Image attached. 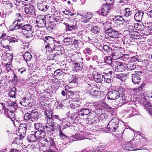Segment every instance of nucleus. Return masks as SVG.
<instances>
[{"instance_id": "obj_1", "label": "nucleus", "mask_w": 152, "mask_h": 152, "mask_svg": "<svg viewBox=\"0 0 152 152\" xmlns=\"http://www.w3.org/2000/svg\"><path fill=\"white\" fill-rule=\"evenodd\" d=\"M137 139L131 140L122 145V147L126 150L129 151H134L139 150L137 148L139 146L140 143L139 141L137 140Z\"/></svg>"}, {"instance_id": "obj_2", "label": "nucleus", "mask_w": 152, "mask_h": 152, "mask_svg": "<svg viewBox=\"0 0 152 152\" xmlns=\"http://www.w3.org/2000/svg\"><path fill=\"white\" fill-rule=\"evenodd\" d=\"M119 122L118 118H114L109 122L107 127L110 132H115L118 128Z\"/></svg>"}, {"instance_id": "obj_3", "label": "nucleus", "mask_w": 152, "mask_h": 152, "mask_svg": "<svg viewBox=\"0 0 152 152\" xmlns=\"http://www.w3.org/2000/svg\"><path fill=\"white\" fill-rule=\"evenodd\" d=\"M44 40L45 42L50 45L51 50L54 51L55 50V43H57L56 42H57L55 41L53 37L50 36H46L45 37Z\"/></svg>"}, {"instance_id": "obj_4", "label": "nucleus", "mask_w": 152, "mask_h": 152, "mask_svg": "<svg viewBox=\"0 0 152 152\" xmlns=\"http://www.w3.org/2000/svg\"><path fill=\"white\" fill-rule=\"evenodd\" d=\"M45 17L44 15H39L36 17V22L37 27L42 28L45 26L46 24Z\"/></svg>"}, {"instance_id": "obj_5", "label": "nucleus", "mask_w": 152, "mask_h": 152, "mask_svg": "<svg viewBox=\"0 0 152 152\" xmlns=\"http://www.w3.org/2000/svg\"><path fill=\"white\" fill-rule=\"evenodd\" d=\"M124 63L119 61H116L113 66V69L116 72H121L124 69Z\"/></svg>"}, {"instance_id": "obj_6", "label": "nucleus", "mask_w": 152, "mask_h": 152, "mask_svg": "<svg viewBox=\"0 0 152 152\" xmlns=\"http://www.w3.org/2000/svg\"><path fill=\"white\" fill-rule=\"evenodd\" d=\"M105 30L106 34L110 37L113 38H116L118 37V32L113 29L112 28L110 27Z\"/></svg>"}, {"instance_id": "obj_7", "label": "nucleus", "mask_w": 152, "mask_h": 152, "mask_svg": "<svg viewBox=\"0 0 152 152\" xmlns=\"http://www.w3.org/2000/svg\"><path fill=\"white\" fill-rule=\"evenodd\" d=\"M110 7L105 5H103L102 8L98 11L99 15L103 16H106L110 12Z\"/></svg>"}, {"instance_id": "obj_8", "label": "nucleus", "mask_w": 152, "mask_h": 152, "mask_svg": "<svg viewBox=\"0 0 152 152\" xmlns=\"http://www.w3.org/2000/svg\"><path fill=\"white\" fill-rule=\"evenodd\" d=\"M120 97L118 92L116 91H110L108 93L107 98L108 99L110 100H115Z\"/></svg>"}, {"instance_id": "obj_9", "label": "nucleus", "mask_w": 152, "mask_h": 152, "mask_svg": "<svg viewBox=\"0 0 152 152\" xmlns=\"http://www.w3.org/2000/svg\"><path fill=\"white\" fill-rule=\"evenodd\" d=\"M93 77L94 79L96 82L97 83H100L102 81L104 75L95 71L93 73Z\"/></svg>"}, {"instance_id": "obj_10", "label": "nucleus", "mask_w": 152, "mask_h": 152, "mask_svg": "<svg viewBox=\"0 0 152 152\" xmlns=\"http://www.w3.org/2000/svg\"><path fill=\"white\" fill-rule=\"evenodd\" d=\"M31 113V116L32 118V122H33L35 121L38 120L41 117V115L40 113L38 112L36 110H33L30 111Z\"/></svg>"}, {"instance_id": "obj_11", "label": "nucleus", "mask_w": 152, "mask_h": 152, "mask_svg": "<svg viewBox=\"0 0 152 152\" xmlns=\"http://www.w3.org/2000/svg\"><path fill=\"white\" fill-rule=\"evenodd\" d=\"M35 136L37 139L40 140L45 139L46 134L44 131L39 130L35 132Z\"/></svg>"}, {"instance_id": "obj_12", "label": "nucleus", "mask_w": 152, "mask_h": 152, "mask_svg": "<svg viewBox=\"0 0 152 152\" xmlns=\"http://www.w3.org/2000/svg\"><path fill=\"white\" fill-rule=\"evenodd\" d=\"M112 20L115 23L118 24H122L124 21L123 18L121 15L115 16L113 18Z\"/></svg>"}, {"instance_id": "obj_13", "label": "nucleus", "mask_w": 152, "mask_h": 152, "mask_svg": "<svg viewBox=\"0 0 152 152\" xmlns=\"http://www.w3.org/2000/svg\"><path fill=\"white\" fill-rule=\"evenodd\" d=\"M113 52L111 56L113 59L114 60L119 58H121V56L123 55L120 50H113Z\"/></svg>"}, {"instance_id": "obj_14", "label": "nucleus", "mask_w": 152, "mask_h": 152, "mask_svg": "<svg viewBox=\"0 0 152 152\" xmlns=\"http://www.w3.org/2000/svg\"><path fill=\"white\" fill-rule=\"evenodd\" d=\"M24 11L26 13L29 15H32L35 13L34 8L32 6L26 7Z\"/></svg>"}, {"instance_id": "obj_15", "label": "nucleus", "mask_w": 152, "mask_h": 152, "mask_svg": "<svg viewBox=\"0 0 152 152\" xmlns=\"http://www.w3.org/2000/svg\"><path fill=\"white\" fill-rule=\"evenodd\" d=\"M65 25L67 30L68 31H71L72 29H76L78 28V27L76 22H75L72 24H70L67 23H65Z\"/></svg>"}, {"instance_id": "obj_16", "label": "nucleus", "mask_w": 152, "mask_h": 152, "mask_svg": "<svg viewBox=\"0 0 152 152\" xmlns=\"http://www.w3.org/2000/svg\"><path fill=\"white\" fill-rule=\"evenodd\" d=\"M53 125L52 124V122L51 121V123L48 122V121H47L46 124L44 126L43 129L44 132L46 131L48 132L51 131L53 130Z\"/></svg>"}, {"instance_id": "obj_17", "label": "nucleus", "mask_w": 152, "mask_h": 152, "mask_svg": "<svg viewBox=\"0 0 152 152\" xmlns=\"http://www.w3.org/2000/svg\"><path fill=\"white\" fill-rule=\"evenodd\" d=\"M143 14L144 13L143 12L139 11L137 12L135 15L134 19L137 22L141 21L142 20Z\"/></svg>"}, {"instance_id": "obj_18", "label": "nucleus", "mask_w": 152, "mask_h": 152, "mask_svg": "<svg viewBox=\"0 0 152 152\" xmlns=\"http://www.w3.org/2000/svg\"><path fill=\"white\" fill-rule=\"evenodd\" d=\"M132 81L133 83L134 84H138L141 81V78L138 76H137V75H132Z\"/></svg>"}, {"instance_id": "obj_19", "label": "nucleus", "mask_w": 152, "mask_h": 152, "mask_svg": "<svg viewBox=\"0 0 152 152\" xmlns=\"http://www.w3.org/2000/svg\"><path fill=\"white\" fill-rule=\"evenodd\" d=\"M19 103L25 107H27L28 106L30 103V101L29 99H26V98H24L21 101L19 102Z\"/></svg>"}, {"instance_id": "obj_20", "label": "nucleus", "mask_w": 152, "mask_h": 152, "mask_svg": "<svg viewBox=\"0 0 152 152\" xmlns=\"http://www.w3.org/2000/svg\"><path fill=\"white\" fill-rule=\"evenodd\" d=\"M90 112L88 109H83L80 111L78 115L80 116H83L85 115H87Z\"/></svg>"}, {"instance_id": "obj_21", "label": "nucleus", "mask_w": 152, "mask_h": 152, "mask_svg": "<svg viewBox=\"0 0 152 152\" xmlns=\"http://www.w3.org/2000/svg\"><path fill=\"white\" fill-rule=\"evenodd\" d=\"M98 90L99 89L98 88H94L91 90L90 92L94 97H96L100 94Z\"/></svg>"}, {"instance_id": "obj_22", "label": "nucleus", "mask_w": 152, "mask_h": 152, "mask_svg": "<svg viewBox=\"0 0 152 152\" xmlns=\"http://www.w3.org/2000/svg\"><path fill=\"white\" fill-rule=\"evenodd\" d=\"M44 141L47 142V144H48L50 146H53L55 145L54 140L51 137H48L47 138H45Z\"/></svg>"}, {"instance_id": "obj_23", "label": "nucleus", "mask_w": 152, "mask_h": 152, "mask_svg": "<svg viewBox=\"0 0 152 152\" xmlns=\"http://www.w3.org/2000/svg\"><path fill=\"white\" fill-rule=\"evenodd\" d=\"M144 107L147 113L152 116V106L151 104H146L144 106Z\"/></svg>"}, {"instance_id": "obj_24", "label": "nucleus", "mask_w": 152, "mask_h": 152, "mask_svg": "<svg viewBox=\"0 0 152 152\" xmlns=\"http://www.w3.org/2000/svg\"><path fill=\"white\" fill-rule=\"evenodd\" d=\"M80 104V102L74 101L73 103L70 105V107L71 108L74 109L79 107Z\"/></svg>"}, {"instance_id": "obj_25", "label": "nucleus", "mask_w": 152, "mask_h": 152, "mask_svg": "<svg viewBox=\"0 0 152 152\" xmlns=\"http://www.w3.org/2000/svg\"><path fill=\"white\" fill-rule=\"evenodd\" d=\"M23 57L26 62L30 60L32 57L30 53L28 51H27L23 55Z\"/></svg>"}, {"instance_id": "obj_26", "label": "nucleus", "mask_w": 152, "mask_h": 152, "mask_svg": "<svg viewBox=\"0 0 152 152\" xmlns=\"http://www.w3.org/2000/svg\"><path fill=\"white\" fill-rule=\"evenodd\" d=\"M139 102L141 104H144V106L146 104H150L147 101L146 97L144 96H142L140 97H139Z\"/></svg>"}, {"instance_id": "obj_27", "label": "nucleus", "mask_w": 152, "mask_h": 152, "mask_svg": "<svg viewBox=\"0 0 152 152\" xmlns=\"http://www.w3.org/2000/svg\"><path fill=\"white\" fill-rule=\"evenodd\" d=\"M129 34L134 39H137L139 38L140 37L139 33L134 31L130 32Z\"/></svg>"}, {"instance_id": "obj_28", "label": "nucleus", "mask_w": 152, "mask_h": 152, "mask_svg": "<svg viewBox=\"0 0 152 152\" xmlns=\"http://www.w3.org/2000/svg\"><path fill=\"white\" fill-rule=\"evenodd\" d=\"M18 22L16 21H14L12 25L15 26V27L14 28L12 29V31H14L15 29H18L19 28H21L22 29V24L20 23L18 24Z\"/></svg>"}, {"instance_id": "obj_29", "label": "nucleus", "mask_w": 152, "mask_h": 152, "mask_svg": "<svg viewBox=\"0 0 152 152\" xmlns=\"http://www.w3.org/2000/svg\"><path fill=\"white\" fill-rule=\"evenodd\" d=\"M126 66L128 70H132L136 68V65L134 64L132 62H130L126 64Z\"/></svg>"}, {"instance_id": "obj_30", "label": "nucleus", "mask_w": 152, "mask_h": 152, "mask_svg": "<svg viewBox=\"0 0 152 152\" xmlns=\"http://www.w3.org/2000/svg\"><path fill=\"white\" fill-rule=\"evenodd\" d=\"M37 8L39 10L44 12L46 11L48 9V6L44 5L43 4H39Z\"/></svg>"}, {"instance_id": "obj_31", "label": "nucleus", "mask_w": 152, "mask_h": 152, "mask_svg": "<svg viewBox=\"0 0 152 152\" xmlns=\"http://www.w3.org/2000/svg\"><path fill=\"white\" fill-rule=\"evenodd\" d=\"M144 28V26L142 24L136 23L135 24V30L140 31L143 30Z\"/></svg>"}, {"instance_id": "obj_32", "label": "nucleus", "mask_w": 152, "mask_h": 152, "mask_svg": "<svg viewBox=\"0 0 152 152\" xmlns=\"http://www.w3.org/2000/svg\"><path fill=\"white\" fill-rule=\"evenodd\" d=\"M27 139L28 141L30 142L35 141L37 139L35 136V134H29L28 136Z\"/></svg>"}, {"instance_id": "obj_33", "label": "nucleus", "mask_w": 152, "mask_h": 152, "mask_svg": "<svg viewBox=\"0 0 152 152\" xmlns=\"http://www.w3.org/2000/svg\"><path fill=\"white\" fill-rule=\"evenodd\" d=\"M32 29L31 25L28 24L23 26L22 30L26 31H30Z\"/></svg>"}, {"instance_id": "obj_34", "label": "nucleus", "mask_w": 152, "mask_h": 152, "mask_svg": "<svg viewBox=\"0 0 152 152\" xmlns=\"http://www.w3.org/2000/svg\"><path fill=\"white\" fill-rule=\"evenodd\" d=\"M45 118L48 120L49 119V121L50 120L52 116V112L49 110H45Z\"/></svg>"}, {"instance_id": "obj_35", "label": "nucleus", "mask_w": 152, "mask_h": 152, "mask_svg": "<svg viewBox=\"0 0 152 152\" xmlns=\"http://www.w3.org/2000/svg\"><path fill=\"white\" fill-rule=\"evenodd\" d=\"M24 119L29 121H32V118L31 116V113H26L24 115Z\"/></svg>"}, {"instance_id": "obj_36", "label": "nucleus", "mask_w": 152, "mask_h": 152, "mask_svg": "<svg viewBox=\"0 0 152 152\" xmlns=\"http://www.w3.org/2000/svg\"><path fill=\"white\" fill-rule=\"evenodd\" d=\"M110 76H109L108 74H106L104 75V81L105 83H109L111 82V79L110 78Z\"/></svg>"}, {"instance_id": "obj_37", "label": "nucleus", "mask_w": 152, "mask_h": 152, "mask_svg": "<svg viewBox=\"0 0 152 152\" xmlns=\"http://www.w3.org/2000/svg\"><path fill=\"white\" fill-rule=\"evenodd\" d=\"M63 72H62L61 69H58L56 70L54 73V75L55 77H59V76L63 75Z\"/></svg>"}, {"instance_id": "obj_38", "label": "nucleus", "mask_w": 152, "mask_h": 152, "mask_svg": "<svg viewBox=\"0 0 152 152\" xmlns=\"http://www.w3.org/2000/svg\"><path fill=\"white\" fill-rule=\"evenodd\" d=\"M77 78L74 75L70 76L69 78L68 82L69 83H75L77 80Z\"/></svg>"}, {"instance_id": "obj_39", "label": "nucleus", "mask_w": 152, "mask_h": 152, "mask_svg": "<svg viewBox=\"0 0 152 152\" xmlns=\"http://www.w3.org/2000/svg\"><path fill=\"white\" fill-rule=\"evenodd\" d=\"M112 57L111 56H106L104 58V60L105 62L109 65H111L112 63Z\"/></svg>"}, {"instance_id": "obj_40", "label": "nucleus", "mask_w": 152, "mask_h": 152, "mask_svg": "<svg viewBox=\"0 0 152 152\" xmlns=\"http://www.w3.org/2000/svg\"><path fill=\"white\" fill-rule=\"evenodd\" d=\"M120 97L121 99L120 100V102L122 104H124L126 103V99L124 95L123 94H120Z\"/></svg>"}, {"instance_id": "obj_41", "label": "nucleus", "mask_w": 152, "mask_h": 152, "mask_svg": "<svg viewBox=\"0 0 152 152\" xmlns=\"http://www.w3.org/2000/svg\"><path fill=\"white\" fill-rule=\"evenodd\" d=\"M15 19L14 21H16L18 22H20L23 19L22 16L20 13L16 14L15 15Z\"/></svg>"}, {"instance_id": "obj_42", "label": "nucleus", "mask_w": 152, "mask_h": 152, "mask_svg": "<svg viewBox=\"0 0 152 152\" xmlns=\"http://www.w3.org/2000/svg\"><path fill=\"white\" fill-rule=\"evenodd\" d=\"M15 89V87H13L12 88V90H11V91L9 94V96L12 98H15V93L14 91Z\"/></svg>"}, {"instance_id": "obj_43", "label": "nucleus", "mask_w": 152, "mask_h": 152, "mask_svg": "<svg viewBox=\"0 0 152 152\" xmlns=\"http://www.w3.org/2000/svg\"><path fill=\"white\" fill-rule=\"evenodd\" d=\"M131 61L132 62L140 61L141 59L139 56L136 55L135 56L132 57L131 58Z\"/></svg>"}, {"instance_id": "obj_44", "label": "nucleus", "mask_w": 152, "mask_h": 152, "mask_svg": "<svg viewBox=\"0 0 152 152\" xmlns=\"http://www.w3.org/2000/svg\"><path fill=\"white\" fill-rule=\"evenodd\" d=\"M66 92V98H72L74 96L73 92L70 90H65Z\"/></svg>"}, {"instance_id": "obj_45", "label": "nucleus", "mask_w": 152, "mask_h": 152, "mask_svg": "<svg viewBox=\"0 0 152 152\" xmlns=\"http://www.w3.org/2000/svg\"><path fill=\"white\" fill-rule=\"evenodd\" d=\"M30 124H21L19 127H21L22 128H26L27 129H29L31 126L32 124L31 122H30Z\"/></svg>"}, {"instance_id": "obj_46", "label": "nucleus", "mask_w": 152, "mask_h": 152, "mask_svg": "<svg viewBox=\"0 0 152 152\" xmlns=\"http://www.w3.org/2000/svg\"><path fill=\"white\" fill-rule=\"evenodd\" d=\"M99 30L100 28L97 26H94L91 29V31L92 32L95 34L98 33Z\"/></svg>"}, {"instance_id": "obj_47", "label": "nucleus", "mask_w": 152, "mask_h": 152, "mask_svg": "<svg viewBox=\"0 0 152 152\" xmlns=\"http://www.w3.org/2000/svg\"><path fill=\"white\" fill-rule=\"evenodd\" d=\"M105 146L104 144L98 146L96 148V152H101L104 148Z\"/></svg>"}, {"instance_id": "obj_48", "label": "nucleus", "mask_w": 152, "mask_h": 152, "mask_svg": "<svg viewBox=\"0 0 152 152\" xmlns=\"http://www.w3.org/2000/svg\"><path fill=\"white\" fill-rule=\"evenodd\" d=\"M61 126H59V136L61 138L64 139L67 137V136L65 135L62 132L61 129Z\"/></svg>"}, {"instance_id": "obj_49", "label": "nucleus", "mask_w": 152, "mask_h": 152, "mask_svg": "<svg viewBox=\"0 0 152 152\" xmlns=\"http://www.w3.org/2000/svg\"><path fill=\"white\" fill-rule=\"evenodd\" d=\"M83 17L81 19L82 20V22H83L85 23L87 22L88 20L90 19V17H88V16L85 15H81Z\"/></svg>"}, {"instance_id": "obj_50", "label": "nucleus", "mask_w": 152, "mask_h": 152, "mask_svg": "<svg viewBox=\"0 0 152 152\" xmlns=\"http://www.w3.org/2000/svg\"><path fill=\"white\" fill-rule=\"evenodd\" d=\"M9 107H10V109L12 110H14L15 111L18 107L17 104L14 102L11 103V104L9 105Z\"/></svg>"}, {"instance_id": "obj_51", "label": "nucleus", "mask_w": 152, "mask_h": 152, "mask_svg": "<svg viewBox=\"0 0 152 152\" xmlns=\"http://www.w3.org/2000/svg\"><path fill=\"white\" fill-rule=\"evenodd\" d=\"M104 52L105 53H107L110 52V48L107 45H104L103 47Z\"/></svg>"}, {"instance_id": "obj_52", "label": "nucleus", "mask_w": 152, "mask_h": 152, "mask_svg": "<svg viewBox=\"0 0 152 152\" xmlns=\"http://www.w3.org/2000/svg\"><path fill=\"white\" fill-rule=\"evenodd\" d=\"M83 53L85 54L87 53L88 55H90L92 53V51L91 48H86L83 50Z\"/></svg>"}, {"instance_id": "obj_53", "label": "nucleus", "mask_w": 152, "mask_h": 152, "mask_svg": "<svg viewBox=\"0 0 152 152\" xmlns=\"http://www.w3.org/2000/svg\"><path fill=\"white\" fill-rule=\"evenodd\" d=\"M15 111L14 110H8L7 111V113L9 115V116L11 117V118H13L14 116L15 115L14 112Z\"/></svg>"}, {"instance_id": "obj_54", "label": "nucleus", "mask_w": 152, "mask_h": 152, "mask_svg": "<svg viewBox=\"0 0 152 152\" xmlns=\"http://www.w3.org/2000/svg\"><path fill=\"white\" fill-rule=\"evenodd\" d=\"M27 130L26 128H22L21 127H19L18 130L20 134H24L26 132Z\"/></svg>"}, {"instance_id": "obj_55", "label": "nucleus", "mask_w": 152, "mask_h": 152, "mask_svg": "<svg viewBox=\"0 0 152 152\" xmlns=\"http://www.w3.org/2000/svg\"><path fill=\"white\" fill-rule=\"evenodd\" d=\"M115 77L119 79L121 81L123 80V78L124 77V75L122 73H120L119 74H115Z\"/></svg>"}, {"instance_id": "obj_56", "label": "nucleus", "mask_w": 152, "mask_h": 152, "mask_svg": "<svg viewBox=\"0 0 152 152\" xmlns=\"http://www.w3.org/2000/svg\"><path fill=\"white\" fill-rule=\"evenodd\" d=\"M114 1V0H106V4L104 5L109 6L110 7V6L113 5Z\"/></svg>"}, {"instance_id": "obj_57", "label": "nucleus", "mask_w": 152, "mask_h": 152, "mask_svg": "<svg viewBox=\"0 0 152 152\" xmlns=\"http://www.w3.org/2000/svg\"><path fill=\"white\" fill-rule=\"evenodd\" d=\"M63 41L64 43L69 44V42L71 41V38L69 37H66L63 39Z\"/></svg>"}, {"instance_id": "obj_58", "label": "nucleus", "mask_w": 152, "mask_h": 152, "mask_svg": "<svg viewBox=\"0 0 152 152\" xmlns=\"http://www.w3.org/2000/svg\"><path fill=\"white\" fill-rule=\"evenodd\" d=\"M129 58V55L128 54H123L121 56V58L122 59L124 60L125 61L126 59H127Z\"/></svg>"}, {"instance_id": "obj_59", "label": "nucleus", "mask_w": 152, "mask_h": 152, "mask_svg": "<svg viewBox=\"0 0 152 152\" xmlns=\"http://www.w3.org/2000/svg\"><path fill=\"white\" fill-rule=\"evenodd\" d=\"M128 28L130 32L131 31H134V29H135V24H134V25H129Z\"/></svg>"}, {"instance_id": "obj_60", "label": "nucleus", "mask_w": 152, "mask_h": 152, "mask_svg": "<svg viewBox=\"0 0 152 152\" xmlns=\"http://www.w3.org/2000/svg\"><path fill=\"white\" fill-rule=\"evenodd\" d=\"M64 13L66 15H70L71 16L74 15L75 14L74 13L71 12L69 11L68 10H65L64 12Z\"/></svg>"}, {"instance_id": "obj_61", "label": "nucleus", "mask_w": 152, "mask_h": 152, "mask_svg": "<svg viewBox=\"0 0 152 152\" xmlns=\"http://www.w3.org/2000/svg\"><path fill=\"white\" fill-rule=\"evenodd\" d=\"M80 43V42L79 41L75 39L73 41V44L77 48H78V45Z\"/></svg>"}, {"instance_id": "obj_62", "label": "nucleus", "mask_w": 152, "mask_h": 152, "mask_svg": "<svg viewBox=\"0 0 152 152\" xmlns=\"http://www.w3.org/2000/svg\"><path fill=\"white\" fill-rule=\"evenodd\" d=\"M117 92H118L119 93V94H123L124 92V89L122 88H120L118 89V91Z\"/></svg>"}, {"instance_id": "obj_63", "label": "nucleus", "mask_w": 152, "mask_h": 152, "mask_svg": "<svg viewBox=\"0 0 152 152\" xmlns=\"http://www.w3.org/2000/svg\"><path fill=\"white\" fill-rule=\"evenodd\" d=\"M142 72L141 71H137L135 74H132L133 75H137V76L140 77V76L142 75Z\"/></svg>"}, {"instance_id": "obj_64", "label": "nucleus", "mask_w": 152, "mask_h": 152, "mask_svg": "<svg viewBox=\"0 0 152 152\" xmlns=\"http://www.w3.org/2000/svg\"><path fill=\"white\" fill-rule=\"evenodd\" d=\"M33 36V34H31L29 32L27 33L25 36L26 37V38H30L31 37H32Z\"/></svg>"}]
</instances>
